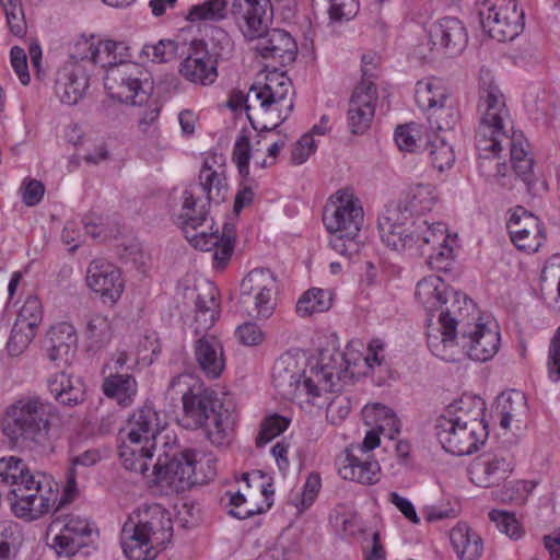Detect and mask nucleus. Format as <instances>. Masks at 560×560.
Segmentation results:
<instances>
[{
  "instance_id": "nucleus-3",
  "label": "nucleus",
  "mask_w": 560,
  "mask_h": 560,
  "mask_svg": "<svg viewBox=\"0 0 560 560\" xmlns=\"http://www.w3.org/2000/svg\"><path fill=\"white\" fill-rule=\"evenodd\" d=\"M9 485V501L13 514L19 518L34 521L57 510L59 501L58 483L45 474H32L26 464L15 456L0 459V485Z\"/></svg>"
},
{
  "instance_id": "nucleus-46",
  "label": "nucleus",
  "mask_w": 560,
  "mask_h": 560,
  "mask_svg": "<svg viewBox=\"0 0 560 560\" xmlns=\"http://www.w3.org/2000/svg\"><path fill=\"white\" fill-rule=\"evenodd\" d=\"M101 459L102 455L100 451L96 448L88 450L82 454L72 457L71 467L66 474V486L63 495L61 498L59 497V501L62 499L65 504L66 501H72L74 499L78 491L75 481L78 466L91 467L98 463Z\"/></svg>"
},
{
  "instance_id": "nucleus-7",
  "label": "nucleus",
  "mask_w": 560,
  "mask_h": 560,
  "mask_svg": "<svg viewBox=\"0 0 560 560\" xmlns=\"http://www.w3.org/2000/svg\"><path fill=\"white\" fill-rule=\"evenodd\" d=\"M173 535L170 513L160 504L139 508L124 524L121 546L129 560L155 558V548H164Z\"/></svg>"
},
{
  "instance_id": "nucleus-64",
  "label": "nucleus",
  "mask_w": 560,
  "mask_h": 560,
  "mask_svg": "<svg viewBox=\"0 0 560 560\" xmlns=\"http://www.w3.org/2000/svg\"><path fill=\"white\" fill-rule=\"evenodd\" d=\"M548 374L553 382L560 381V326L551 338L548 351Z\"/></svg>"
},
{
  "instance_id": "nucleus-55",
  "label": "nucleus",
  "mask_w": 560,
  "mask_h": 560,
  "mask_svg": "<svg viewBox=\"0 0 560 560\" xmlns=\"http://www.w3.org/2000/svg\"><path fill=\"white\" fill-rule=\"evenodd\" d=\"M290 424V419L279 415H272L264 420L261 429L256 439V445L261 447L272 439L280 435Z\"/></svg>"
},
{
  "instance_id": "nucleus-51",
  "label": "nucleus",
  "mask_w": 560,
  "mask_h": 560,
  "mask_svg": "<svg viewBox=\"0 0 560 560\" xmlns=\"http://www.w3.org/2000/svg\"><path fill=\"white\" fill-rule=\"evenodd\" d=\"M425 150L432 165L440 172L450 168L455 161L453 148L442 137L434 136L433 139H429Z\"/></svg>"
},
{
  "instance_id": "nucleus-63",
  "label": "nucleus",
  "mask_w": 560,
  "mask_h": 560,
  "mask_svg": "<svg viewBox=\"0 0 560 560\" xmlns=\"http://www.w3.org/2000/svg\"><path fill=\"white\" fill-rule=\"evenodd\" d=\"M351 404L347 396H335L327 405L326 417L331 424H340L350 413Z\"/></svg>"
},
{
  "instance_id": "nucleus-61",
  "label": "nucleus",
  "mask_w": 560,
  "mask_h": 560,
  "mask_svg": "<svg viewBox=\"0 0 560 560\" xmlns=\"http://www.w3.org/2000/svg\"><path fill=\"white\" fill-rule=\"evenodd\" d=\"M3 5L7 22L11 32L16 36L25 34V21L19 0H0Z\"/></svg>"
},
{
  "instance_id": "nucleus-43",
  "label": "nucleus",
  "mask_w": 560,
  "mask_h": 560,
  "mask_svg": "<svg viewBox=\"0 0 560 560\" xmlns=\"http://www.w3.org/2000/svg\"><path fill=\"white\" fill-rule=\"evenodd\" d=\"M114 336L113 320L104 314L95 313L86 317L84 337L89 351L97 352L106 348Z\"/></svg>"
},
{
  "instance_id": "nucleus-8",
  "label": "nucleus",
  "mask_w": 560,
  "mask_h": 560,
  "mask_svg": "<svg viewBox=\"0 0 560 560\" xmlns=\"http://www.w3.org/2000/svg\"><path fill=\"white\" fill-rule=\"evenodd\" d=\"M477 112L476 149L481 158H495L502 150L503 141L509 140L506 125L510 113L502 92L490 78H480Z\"/></svg>"
},
{
  "instance_id": "nucleus-45",
  "label": "nucleus",
  "mask_w": 560,
  "mask_h": 560,
  "mask_svg": "<svg viewBox=\"0 0 560 560\" xmlns=\"http://www.w3.org/2000/svg\"><path fill=\"white\" fill-rule=\"evenodd\" d=\"M332 304V295L329 291L312 288L305 291L298 300L295 312L300 317H308L315 313L328 311Z\"/></svg>"
},
{
  "instance_id": "nucleus-35",
  "label": "nucleus",
  "mask_w": 560,
  "mask_h": 560,
  "mask_svg": "<svg viewBox=\"0 0 560 560\" xmlns=\"http://www.w3.org/2000/svg\"><path fill=\"white\" fill-rule=\"evenodd\" d=\"M77 48H82L83 50H88L90 55L85 54H77V57L80 60L90 59L95 65H100L106 71L110 70V68L117 67L121 62H126L122 58V50H126V47L114 40H101L96 45L90 43L88 40H81L77 43Z\"/></svg>"
},
{
  "instance_id": "nucleus-58",
  "label": "nucleus",
  "mask_w": 560,
  "mask_h": 560,
  "mask_svg": "<svg viewBox=\"0 0 560 560\" xmlns=\"http://www.w3.org/2000/svg\"><path fill=\"white\" fill-rule=\"evenodd\" d=\"M429 121L439 130H452L459 121V113L455 107L444 104L429 112Z\"/></svg>"
},
{
  "instance_id": "nucleus-18",
  "label": "nucleus",
  "mask_w": 560,
  "mask_h": 560,
  "mask_svg": "<svg viewBox=\"0 0 560 560\" xmlns=\"http://www.w3.org/2000/svg\"><path fill=\"white\" fill-rule=\"evenodd\" d=\"M47 535L58 556L71 557L86 545L91 528L88 520L68 514L56 517L48 526Z\"/></svg>"
},
{
  "instance_id": "nucleus-56",
  "label": "nucleus",
  "mask_w": 560,
  "mask_h": 560,
  "mask_svg": "<svg viewBox=\"0 0 560 560\" xmlns=\"http://www.w3.org/2000/svg\"><path fill=\"white\" fill-rule=\"evenodd\" d=\"M35 337V329L24 324L14 323L10 338L7 342V349L11 355L21 354Z\"/></svg>"
},
{
  "instance_id": "nucleus-41",
  "label": "nucleus",
  "mask_w": 560,
  "mask_h": 560,
  "mask_svg": "<svg viewBox=\"0 0 560 560\" xmlns=\"http://www.w3.org/2000/svg\"><path fill=\"white\" fill-rule=\"evenodd\" d=\"M452 546L460 560H477L483 551L481 537L467 524L458 523L450 534Z\"/></svg>"
},
{
  "instance_id": "nucleus-59",
  "label": "nucleus",
  "mask_w": 560,
  "mask_h": 560,
  "mask_svg": "<svg viewBox=\"0 0 560 560\" xmlns=\"http://www.w3.org/2000/svg\"><path fill=\"white\" fill-rule=\"evenodd\" d=\"M489 517L495 524L497 528L506 536L515 539L522 536V528L514 513L503 510H492L489 513Z\"/></svg>"
},
{
  "instance_id": "nucleus-1",
  "label": "nucleus",
  "mask_w": 560,
  "mask_h": 560,
  "mask_svg": "<svg viewBox=\"0 0 560 560\" xmlns=\"http://www.w3.org/2000/svg\"><path fill=\"white\" fill-rule=\"evenodd\" d=\"M0 430L10 445L34 456H47L55 452L61 436L60 415L42 396L22 395L2 411Z\"/></svg>"
},
{
  "instance_id": "nucleus-33",
  "label": "nucleus",
  "mask_w": 560,
  "mask_h": 560,
  "mask_svg": "<svg viewBox=\"0 0 560 560\" xmlns=\"http://www.w3.org/2000/svg\"><path fill=\"white\" fill-rule=\"evenodd\" d=\"M211 161L215 163L214 158L205 160L199 172V183L189 189H195L199 195L202 194L203 199L209 203H219L226 197L228 183L223 167L221 165L214 167Z\"/></svg>"
},
{
  "instance_id": "nucleus-9",
  "label": "nucleus",
  "mask_w": 560,
  "mask_h": 560,
  "mask_svg": "<svg viewBox=\"0 0 560 560\" xmlns=\"http://www.w3.org/2000/svg\"><path fill=\"white\" fill-rule=\"evenodd\" d=\"M196 451L186 448L174 454L164 451L153 465L152 481L175 492H184L195 485H202L217 475V459L212 456L197 458Z\"/></svg>"
},
{
  "instance_id": "nucleus-5",
  "label": "nucleus",
  "mask_w": 560,
  "mask_h": 560,
  "mask_svg": "<svg viewBox=\"0 0 560 560\" xmlns=\"http://www.w3.org/2000/svg\"><path fill=\"white\" fill-rule=\"evenodd\" d=\"M191 294L195 295L191 327L198 337L194 343L195 361L206 377L215 380L225 368V358L221 341L208 331L219 317V290L213 282L202 281L196 285Z\"/></svg>"
},
{
  "instance_id": "nucleus-34",
  "label": "nucleus",
  "mask_w": 560,
  "mask_h": 560,
  "mask_svg": "<svg viewBox=\"0 0 560 560\" xmlns=\"http://www.w3.org/2000/svg\"><path fill=\"white\" fill-rule=\"evenodd\" d=\"M485 402L481 398L464 395L458 401L447 407L446 415L439 419H446L450 422L474 427L477 430H487L483 422Z\"/></svg>"
},
{
  "instance_id": "nucleus-15",
  "label": "nucleus",
  "mask_w": 560,
  "mask_h": 560,
  "mask_svg": "<svg viewBox=\"0 0 560 560\" xmlns=\"http://www.w3.org/2000/svg\"><path fill=\"white\" fill-rule=\"evenodd\" d=\"M145 74L143 67L139 63L121 62L107 70L104 85L113 100L141 107L150 100V91L144 85Z\"/></svg>"
},
{
  "instance_id": "nucleus-48",
  "label": "nucleus",
  "mask_w": 560,
  "mask_h": 560,
  "mask_svg": "<svg viewBox=\"0 0 560 560\" xmlns=\"http://www.w3.org/2000/svg\"><path fill=\"white\" fill-rule=\"evenodd\" d=\"M503 143L510 147L513 170L527 183L533 171L534 161L525 149V141L521 137L513 136V138L509 137V140L503 141Z\"/></svg>"
},
{
  "instance_id": "nucleus-12",
  "label": "nucleus",
  "mask_w": 560,
  "mask_h": 560,
  "mask_svg": "<svg viewBox=\"0 0 560 560\" xmlns=\"http://www.w3.org/2000/svg\"><path fill=\"white\" fill-rule=\"evenodd\" d=\"M277 279L267 268H255L242 280L238 304L243 313L257 319L269 318L277 306Z\"/></svg>"
},
{
  "instance_id": "nucleus-31",
  "label": "nucleus",
  "mask_w": 560,
  "mask_h": 560,
  "mask_svg": "<svg viewBox=\"0 0 560 560\" xmlns=\"http://www.w3.org/2000/svg\"><path fill=\"white\" fill-rule=\"evenodd\" d=\"M339 474L346 480L374 485L381 479V466L370 454H355L354 448H347L339 466Z\"/></svg>"
},
{
  "instance_id": "nucleus-36",
  "label": "nucleus",
  "mask_w": 560,
  "mask_h": 560,
  "mask_svg": "<svg viewBox=\"0 0 560 560\" xmlns=\"http://www.w3.org/2000/svg\"><path fill=\"white\" fill-rule=\"evenodd\" d=\"M49 346L47 355L51 362H67L69 355L74 352L78 342L74 326L67 322L52 325L47 334Z\"/></svg>"
},
{
  "instance_id": "nucleus-44",
  "label": "nucleus",
  "mask_w": 560,
  "mask_h": 560,
  "mask_svg": "<svg viewBox=\"0 0 560 560\" xmlns=\"http://www.w3.org/2000/svg\"><path fill=\"white\" fill-rule=\"evenodd\" d=\"M155 448L141 444H126L120 446L119 456L122 466L130 471L145 475L152 462Z\"/></svg>"
},
{
  "instance_id": "nucleus-27",
  "label": "nucleus",
  "mask_w": 560,
  "mask_h": 560,
  "mask_svg": "<svg viewBox=\"0 0 560 560\" xmlns=\"http://www.w3.org/2000/svg\"><path fill=\"white\" fill-rule=\"evenodd\" d=\"M506 226L512 242L522 250L537 252L546 240L540 229L539 219L523 207L514 209Z\"/></svg>"
},
{
  "instance_id": "nucleus-39",
  "label": "nucleus",
  "mask_w": 560,
  "mask_h": 560,
  "mask_svg": "<svg viewBox=\"0 0 560 560\" xmlns=\"http://www.w3.org/2000/svg\"><path fill=\"white\" fill-rule=\"evenodd\" d=\"M527 401L525 395L520 390L502 393L497 398L494 417L499 420L502 429L508 430L512 422H521L526 415Z\"/></svg>"
},
{
  "instance_id": "nucleus-25",
  "label": "nucleus",
  "mask_w": 560,
  "mask_h": 560,
  "mask_svg": "<svg viewBox=\"0 0 560 560\" xmlns=\"http://www.w3.org/2000/svg\"><path fill=\"white\" fill-rule=\"evenodd\" d=\"M429 43L450 57L460 55L468 44L465 25L456 18L447 16L432 23L429 27Z\"/></svg>"
},
{
  "instance_id": "nucleus-10",
  "label": "nucleus",
  "mask_w": 560,
  "mask_h": 560,
  "mask_svg": "<svg viewBox=\"0 0 560 560\" xmlns=\"http://www.w3.org/2000/svg\"><path fill=\"white\" fill-rule=\"evenodd\" d=\"M500 340L497 329L477 320L454 339L443 341L434 336L431 340V352L446 362L460 361L462 358L486 362L498 353Z\"/></svg>"
},
{
  "instance_id": "nucleus-2",
  "label": "nucleus",
  "mask_w": 560,
  "mask_h": 560,
  "mask_svg": "<svg viewBox=\"0 0 560 560\" xmlns=\"http://www.w3.org/2000/svg\"><path fill=\"white\" fill-rule=\"evenodd\" d=\"M168 392L182 395L184 427L205 428L213 445L229 444L234 417L230 409L223 406L214 390L206 387L190 374H178L171 380Z\"/></svg>"
},
{
  "instance_id": "nucleus-17",
  "label": "nucleus",
  "mask_w": 560,
  "mask_h": 560,
  "mask_svg": "<svg viewBox=\"0 0 560 560\" xmlns=\"http://www.w3.org/2000/svg\"><path fill=\"white\" fill-rule=\"evenodd\" d=\"M363 220V207L351 188L336 191L323 213L324 224L330 233L358 235Z\"/></svg>"
},
{
  "instance_id": "nucleus-32",
  "label": "nucleus",
  "mask_w": 560,
  "mask_h": 560,
  "mask_svg": "<svg viewBox=\"0 0 560 560\" xmlns=\"http://www.w3.org/2000/svg\"><path fill=\"white\" fill-rule=\"evenodd\" d=\"M438 201L435 188L432 185L418 184L410 187L398 201L387 209L399 210L402 219L412 222L430 212Z\"/></svg>"
},
{
  "instance_id": "nucleus-14",
  "label": "nucleus",
  "mask_w": 560,
  "mask_h": 560,
  "mask_svg": "<svg viewBox=\"0 0 560 560\" xmlns=\"http://www.w3.org/2000/svg\"><path fill=\"white\" fill-rule=\"evenodd\" d=\"M307 374L296 357L284 353L272 368V384L278 393L288 400H294L307 412H313L316 394L307 386Z\"/></svg>"
},
{
  "instance_id": "nucleus-62",
  "label": "nucleus",
  "mask_w": 560,
  "mask_h": 560,
  "mask_svg": "<svg viewBox=\"0 0 560 560\" xmlns=\"http://www.w3.org/2000/svg\"><path fill=\"white\" fill-rule=\"evenodd\" d=\"M250 151L249 138L246 135L238 136L234 144L232 158L243 177H246L249 173L248 163L252 158Z\"/></svg>"
},
{
  "instance_id": "nucleus-29",
  "label": "nucleus",
  "mask_w": 560,
  "mask_h": 560,
  "mask_svg": "<svg viewBox=\"0 0 560 560\" xmlns=\"http://www.w3.org/2000/svg\"><path fill=\"white\" fill-rule=\"evenodd\" d=\"M210 203L202 199L195 189L187 188L183 192V205L177 215V224L183 230L186 240L195 247V241L190 236H203L205 231L198 232L207 221Z\"/></svg>"
},
{
  "instance_id": "nucleus-54",
  "label": "nucleus",
  "mask_w": 560,
  "mask_h": 560,
  "mask_svg": "<svg viewBox=\"0 0 560 560\" xmlns=\"http://www.w3.org/2000/svg\"><path fill=\"white\" fill-rule=\"evenodd\" d=\"M195 241V248L200 250H212L213 246H215L220 242H235V228L232 223H224L222 228V233L219 234L218 229L211 233L205 232L203 236H190Z\"/></svg>"
},
{
  "instance_id": "nucleus-40",
  "label": "nucleus",
  "mask_w": 560,
  "mask_h": 560,
  "mask_svg": "<svg viewBox=\"0 0 560 560\" xmlns=\"http://www.w3.org/2000/svg\"><path fill=\"white\" fill-rule=\"evenodd\" d=\"M48 389L55 399L65 406H77L85 398V388L81 380L63 372L48 378Z\"/></svg>"
},
{
  "instance_id": "nucleus-19",
  "label": "nucleus",
  "mask_w": 560,
  "mask_h": 560,
  "mask_svg": "<svg viewBox=\"0 0 560 560\" xmlns=\"http://www.w3.org/2000/svg\"><path fill=\"white\" fill-rule=\"evenodd\" d=\"M415 246L427 255L428 262L433 268H441L439 265L452 257L453 248L447 241L450 235L442 222L429 223L427 219L418 218L412 221Z\"/></svg>"
},
{
  "instance_id": "nucleus-16",
  "label": "nucleus",
  "mask_w": 560,
  "mask_h": 560,
  "mask_svg": "<svg viewBox=\"0 0 560 560\" xmlns=\"http://www.w3.org/2000/svg\"><path fill=\"white\" fill-rule=\"evenodd\" d=\"M478 15L483 31L498 42L512 40L523 31L524 13L518 11L515 0H501L500 3L485 0Z\"/></svg>"
},
{
  "instance_id": "nucleus-6",
  "label": "nucleus",
  "mask_w": 560,
  "mask_h": 560,
  "mask_svg": "<svg viewBox=\"0 0 560 560\" xmlns=\"http://www.w3.org/2000/svg\"><path fill=\"white\" fill-rule=\"evenodd\" d=\"M295 91L284 72L271 71L264 82L254 83L245 97L252 127L260 133L279 127L292 113Z\"/></svg>"
},
{
  "instance_id": "nucleus-26",
  "label": "nucleus",
  "mask_w": 560,
  "mask_h": 560,
  "mask_svg": "<svg viewBox=\"0 0 560 560\" xmlns=\"http://www.w3.org/2000/svg\"><path fill=\"white\" fill-rule=\"evenodd\" d=\"M86 284L104 301L112 303L120 298L125 288L119 268L103 258L94 259L89 265Z\"/></svg>"
},
{
  "instance_id": "nucleus-53",
  "label": "nucleus",
  "mask_w": 560,
  "mask_h": 560,
  "mask_svg": "<svg viewBox=\"0 0 560 560\" xmlns=\"http://www.w3.org/2000/svg\"><path fill=\"white\" fill-rule=\"evenodd\" d=\"M422 127L415 122L398 126L395 130V141L401 151L415 152L421 147Z\"/></svg>"
},
{
  "instance_id": "nucleus-57",
  "label": "nucleus",
  "mask_w": 560,
  "mask_h": 560,
  "mask_svg": "<svg viewBox=\"0 0 560 560\" xmlns=\"http://www.w3.org/2000/svg\"><path fill=\"white\" fill-rule=\"evenodd\" d=\"M43 318V305L36 295H28L18 315L15 322L36 329Z\"/></svg>"
},
{
  "instance_id": "nucleus-20",
  "label": "nucleus",
  "mask_w": 560,
  "mask_h": 560,
  "mask_svg": "<svg viewBox=\"0 0 560 560\" xmlns=\"http://www.w3.org/2000/svg\"><path fill=\"white\" fill-rule=\"evenodd\" d=\"M186 57L179 63L178 72L188 82L208 86L218 78V60L209 51L203 40H192L186 45Z\"/></svg>"
},
{
  "instance_id": "nucleus-50",
  "label": "nucleus",
  "mask_w": 560,
  "mask_h": 560,
  "mask_svg": "<svg viewBox=\"0 0 560 560\" xmlns=\"http://www.w3.org/2000/svg\"><path fill=\"white\" fill-rule=\"evenodd\" d=\"M228 5L229 0H205L202 3L191 7L187 20L190 22L221 21L228 15Z\"/></svg>"
},
{
  "instance_id": "nucleus-23",
  "label": "nucleus",
  "mask_w": 560,
  "mask_h": 560,
  "mask_svg": "<svg viewBox=\"0 0 560 560\" xmlns=\"http://www.w3.org/2000/svg\"><path fill=\"white\" fill-rule=\"evenodd\" d=\"M166 427L167 421L161 417L160 411L152 405L144 404L137 408L127 420V441L130 444L156 448V440Z\"/></svg>"
},
{
  "instance_id": "nucleus-52",
  "label": "nucleus",
  "mask_w": 560,
  "mask_h": 560,
  "mask_svg": "<svg viewBox=\"0 0 560 560\" xmlns=\"http://www.w3.org/2000/svg\"><path fill=\"white\" fill-rule=\"evenodd\" d=\"M186 44L172 39H161L155 45H145L143 54L151 58L153 62H170L178 56L185 55Z\"/></svg>"
},
{
  "instance_id": "nucleus-47",
  "label": "nucleus",
  "mask_w": 560,
  "mask_h": 560,
  "mask_svg": "<svg viewBox=\"0 0 560 560\" xmlns=\"http://www.w3.org/2000/svg\"><path fill=\"white\" fill-rule=\"evenodd\" d=\"M21 526L13 521L0 522V560H13L22 545Z\"/></svg>"
},
{
  "instance_id": "nucleus-38",
  "label": "nucleus",
  "mask_w": 560,
  "mask_h": 560,
  "mask_svg": "<svg viewBox=\"0 0 560 560\" xmlns=\"http://www.w3.org/2000/svg\"><path fill=\"white\" fill-rule=\"evenodd\" d=\"M102 390L119 406L128 407L138 395V382L132 374L108 373L103 380Z\"/></svg>"
},
{
  "instance_id": "nucleus-30",
  "label": "nucleus",
  "mask_w": 560,
  "mask_h": 560,
  "mask_svg": "<svg viewBox=\"0 0 560 560\" xmlns=\"http://www.w3.org/2000/svg\"><path fill=\"white\" fill-rule=\"evenodd\" d=\"M378 230L382 241L395 250L415 246L412 222L402 219L399 210L386 209L378 219Z\"/></svg>"
},
{
  "instance_id": "nucleus-22",
  "label": "nucleus",
  "mask_w": 560,
  "mask_h": 560,
  "mask_svg": "<svg viewBox=\"0 0 560 560\" xmlns=\"http://www.w3.org/2000/svg\"><path fill=\"white\" fill-rule=\"evenodd\" d=\"M369 70H364V80L361 81L349 101L348 125L354 135L364 133L371 126L375 114L377 88L374 81L369 80Z\"/></svg>"
},
{
  "instance_id": "nucleus-60",
  "label": "nucleus",
  "mask_w": 560,
  "mask_h": 560,
  "mask_svg": "<svg viewBox=\"0 0 560 560\" xmlns=\"http://www.w3.org/2000/svg\"><path fill=\"white\" fill-rule=\"evenodd\" d=\"M366 368L375 373H386L388 371V364L385 355V345L380 339H373L368 345L366 354L364 357Z\"/></svg>"
},
{
  "instance_id": "nucleus-28",
  "label": "nucleus",
  "mask_w": 560,
  "mask_h": 560,
  "mask_svg": "<svg viewBox=\"0 0 560 560\" xmlns=\"http://www.w3.org/2000/svg\"><path fill=\"white\" fill-rule=\"evenodd\" d=\"M77 55L66 61L57 71L55 90L59 100L67 105L77 104L89 86V78Z\"/></svg>"
},
{
  "instance_id": "nucleus-11",
  "label": "nucleus",
  "mask_w": 560,
  "mask_h": 560,
  "mask_svg": "<svg viewBox=\"0 0 560 560\" xmlns=\"http://www.w3.org/2000/svg\"><path fill=\"white\" fill-rule=\"evenodd\" d=\"M353 352L336 348H325L319 352L318 360L308 370L307 386L316 394L314 408L320 409L325 405L322 392H340L349 384L354 375L352 363Z\"/></svg>"
},
{
  "instance_id": "nucleus-4",
  "label": "nucleus",
  "mask_w": 560,
  "mask_h": 560,
  "mask_svg": "<svg viewBox=\"0 0 560 560\" xmlns=\"http://www.w3.org/2000/svg\"><path fill=\"white\" fill-rule=\"evenodd\" d=\"M271 11L270 0H234L232 3V14L243 35L255 40V51L264 59L287 66L295 60L298 44L287 31L267 28Z\"/></svg>"
},
{
  "instance_id": "nucleus-24",
  "label": "nucleus",
  "mask_w": 560,
  "mask_h": 560,
  "mask_svg": "<svg viewBox=\"0 0 560 560\" xmlns=\"http://www.w3.org/2000/svg\"><path fill=\"white\" fill-rule=\"evenodd\" d=\"M514 469L513 457L504 452L485 453L477 456L469 466L470 480L478 487L490 488L501 485Z\"/></svg>"
},
{
  "instance_id": "nucleus-37",
  "label": "nucleus",
  "mask_w": 560,
  "mask_h": 560,
  "mask_svg": "<svg viewBox=\"0 0 560 560\" xmlns=\"http://www.w3.org/2000/svg\"><path fill=\"white\" fill-rule=\"evenodd\" d=\"M448 291H451V289L438 276H429L418 282L416 299L427 311L429 327L433 325L440 304L443 303L444 296L448 294Z\"/></svg>"
},
{
  "instance_id": "nucleus-49",
  "label": "nucleus",
  "mask_w": 560,
  "mask_h": 560,
  "mask_svg": "<svg viewBox=\"0 0 560 560\" xmlns=\"http://www.w3.org/2000/svg\"><path fill=\"white\" fill-rule=\"evenodd\" d=\"M363 416L366 419L374 418L376 428L394 439L399 433V420L393 410L381 404L366 405L363 408Z\"/></svg>"
},
{
  "instance_id": "nucleus-21",
  "label": "nucleus",
  "mask_w": 560,
  "mask_h": 560,
  "mask_svg": "<svg viewBox=\"0 0 560 560\" xmlns=\"http://www.w3.org/2000/svg\"><path fill=\"white\" fill-rule=\"evenodd\" d=\"M435 431L442 447L456 456L469 455L477 451L488 436L487 430L479 431L474 427H464L446 419H438Z\"/></svg>"
},
{
  "instance_id": "nucleus-13",
  "label": "nucleus",
  "mask_w": 560,
  "mask_h": 560,
  "mask_svg": "<svg viewBox=\"0 0 560 560\" xmlns=\"http://www.w3.org/2000/svg\"><path fill=\"white\" fill-rule=\"evenodd\" d=\"M438 327L428 331V347L431 350V340L454 339L464 329L480 319L476 304L466 294L451 289L440 304L435 314Z\"/></svg>"
},
{
  "instance_id": "nucleus-42",
  "label": "nucleus",
  "mask_w": 560,
  "mask_h": 560,
  "mask_svg": "<svg viewBox=\"0 0 560 560\" xmlns=\"http://www.w3.org/2000/svg\"><path fill=\"white\" fill-rule=\"evenodd\" d=\"M450 90L439 78H425L417 82L415 100L418 106L425 112H431L446 104Z\"/></svg>"
}]
</instances>
